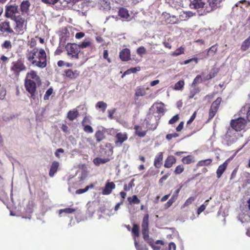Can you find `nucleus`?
<instances>
[{"label":"nucleus","mask_w":250,"mask_h":250,"mask_svg":"<svg viewBox=\"0 0 250 250\" xmlns=\"http://www.w3.org/2000/svg\"><path fill=\"white\" fill-rule=\"evenodd\" d=\"M94 186L92 184H91L89 186H86L83 189H79L76 191V193L78 194H82L86 192L89 189L93 188Z\"/></svg>","instance_id":"obj_40"},{"label":"nucleus","mask_w":250,"mask_h":250,"mask_svg":"<svg viewBox=\"0 0 250 250\" xmlns=\"http://www.w3.org/2000/svg\"><path fill=\"white\" fill-rule=\"evenodd\" d=\"M195 62L196 63H197L198 62V59L197 58H193L187 60L183 62L182 63V64H187L189 63V62Z\"/></svg>","instance_id":"obj_61"},{"label":"nucleus","mask_w":250,"mask_h":250,"mask_svg":"<svg viewBox=\"0 0 250 250\" xmlns=\"http://www.w3.org/2000/svg\"><path fill=\"white\" fill-rule=\"evenodd\" d=\"M91 44V43L90 41H84L82 43L78 44L79 49L80 48H86L89 46H90Z\"/></svg>","instance_id":"obj_53"},{"label":"nucleus","mask_w":250,"mask_h":250,"mask_svg":"<svg viewBox=\"0 0 250 250\" xmlns=\"http://www.w3.org/2000/svg\"><path fill=\"white\" fill-rule=\"evenodd\" d=\"M79 116V112L77 110L74 109L70 110L68 113L67 117L71 121H73Z\"/></svg>","instance_id":"obj_23"},{"label":"nucleus","mask_w":250,"mask_h":250,"mask_svg":"<svg viewBox=\"0 0 250 250\" xmlns=\"http://www.w3.org/2000/svg\"><path fill=\"white\" fill-rule=\"evenodd\" d=\"M162 250H176V245L173 242H170L168 244V247H167L165 249Z\"/></svg>","instance_id":"obj_60"},{"label":"nucleus","mask_w":250,"mask_h":250,"mask_svg":"<svg viewBox=\"0 0 250 250\" xmlns=\"http://www.w3.org/2000/svg\"><path fill=\"white\" fill-rule=\"evenodd\" d=\"M116 141L115 142L116 146H120L122 144L126 141L127 139V136L126 134L122 133L121 132L118 133L116 136Z\"/></svg>","instance_id":"obj_15"},{"label":"nucleus","mask_w":250,"mask_h":250,"mask_svg":"<svg viewBox=\"0 0 250 250\" xmlns=\"http://www.w3.org/2000/svg\"><path fill=\"white\" fill-rule=\"evenodd\" d=\"M212 161L211 159H208L206 160H201L197 163V166H205L209 165Z\"/></svg>","instance_id":"obj_35"},{"label":"nucleus","mask_w":250,"mask_h":250,"mask_svg":"<svg viewBox=\"0 0 250 250\" xmlns=\"http://www.w3.org/2000/svg\"><path fill=\"white\" fill-rule=\"evenodd\" d=\"M163 158V153L162 152H159L155 156L154 161V165L156 167L159 168L161 167Z\"/></svg>","instance_id":"obj_18"},{"label":"nucleus","mask_w":250,"mask_h":250,"mask_svg":"<svg viewBox=\"0 0 250 250\" xmlns=\"http://www.w3.org/2000/svg\"><path fill=\"white\" fill-rule=\"evenodd\" d=\"M67 55L72 59H79L80 52L79 45L76 43H68L65 47Z\"/></svg>","instance_id":"obj_5"},{"label":"nucleus","mask_w":250,"mask_h":250,"mask_svg":"<svg viewBox=\"0 0 250 250\" xmlns=\"http://www.w3.org/2000/svg\"><path fill=\"white\" fill-rule=\"evenodd\" d=\"M217 48L216 47V45H214L211 46L208 50H207V52L206 51H205L204 52H203V53L206 54V57H207L208 55V53L209 52H213V53H215L217 51Z\"/></svg>","instance_id":"obj_41"},{"label":"nucleus","mask_w":250,"mask_h":250,"mask_svg":"<svg viewBox=\"0 0 250 250\" xmlns=\"http://www.w3.org/2000/svg\"><path fill=\"white\" fill-rule=\"evenodd\" d=\"M27 77L35 80H37L39 79V77L37 75L36 73L34 71H31L30 72L27 73Z\"/></svg>","instance_id":"obj_45"},{"label":"nucleus","mask_w":250,"mask_h":250,"mask_svg":"<svg viewBox=\"0 0 250 250\" xmlns=\"http://www.w3.org/2000/svg\"><path fill=\"white\" fill-rule=\"evenodd\" d=\"M134 245L136 250H148L146 245L139 244L136 238L134 239Z\"/></svg>","instance_id":"obj_32"},{"label":"nucleus","mask_w":250,"mask_h":250,"mask_svg":"<svg viewBox=\"0 0 250 250\" xmlns=\"http://www.w3.org/2000/svg\"><path fill=\"white\" fill-rule=\"evenodd\" d=\"M25 87L26 90L30 93V98L35 100L37 98L36 93V83L30 79H26L25 80Z\"/></svg>","instance_id":"obj_8"},{"label":"nucleus","mask_w":250,"mask_h":250,"mask_svg":"<svg viewBox=\"0 0 250 250\" xmlns=\"http://www.w3.org/2000/svg\"><path fill=\"white\" fill-rule=\"evenodd\" d=\"M161 116H156L150 112L147 115L146 118L143 122V126L146 125V128L154 130L156 129L159 120Z\"/></svg>","instance_id":"obj_2"},{"label":"nucleus","mask_w":250,"mask_h":250,"mask_svg":"<svg viewBox=\"0 0 250 250\" xmlns=\"http://www.w3.org/2000/svg\"><path fill=\"white\" fill-rule=\"evenodd\" d=\"M228 164L227 162H225L223 164L220 165L217 169L216 171V175L218 178H219L221 177L223 172L227 168Z\"/></svg>","instance_id":"obj_21"},{"label":"nucleus","mask_w":250,"mask_h":250,"mask_svg":"<svg viewBox=\"0 0 250 250\" xmlns=\"http://www.w3.org/2000/svg\"><path fill=\"white\" fill-rule=\"evenodd\" d=\"M202 79L200 75H197L195 79L193 80V81L192 83V86H194L197 83H202Z\"/></svg>","instance_id":"obj_51"},{"label":"nucleus","mask_w":250,"mask_h":250,"mask_svg":"<svg viewBox=\"0 0 250 250\" xmlns=\"http://www.w3.org/2000/svg\"><path fill=\"white\" fill-rule=\"evenodd\" d=\"M179 136V134L177 133L172 134H168L166 136V139L168 140H171L172 138H175Z\"/></svg>","instance_id":"obj_63"},{"label":"nucleus","mask_w":250,"mask_h":250,"mask_svg":"<svg viewBox=\"0 0 250 250\" xmlns=\"http://www.w3.org/2000/svg\"><path fill=\"white\" fill-rule=\"evenodd\" d=\"M167 20V22L171 24L176 23L178 21L177 18L175 16H173L172 17L170 16L169 18H168Z\"/></svg>","instance_id":"obj_55"},{"label":"nucleus","mask_w":250,"mask_h":250,"mask_svg":"<svg viewBox=\"0 0 250 250\" xmlns=\"http://www.w3.org/2000/svg\"><path fill=\"white\" fill-rule=\"evenodd\" d=\"M131 232L133 234V239H136L137 237L139 236V227L136 224H134L132 229Z\"/></svg>","instance_id":"obj_27"},{"label":"nucleus","mask_w":250,"mask_h":250,"mask_svg":"<svg viewBox=\"0 0 250 250\" xmlns=\"http://www.w3.org/2000/svg\"><path fill=\"white\" fill-rule=\"evenodd\" d=\"M115 188V185L113 182H107L102 190V194L103 195H109Z\"/></svg>","instance_id":"obj_14"},{"label":"nucleus","mask_w":250,"mask_h":250,"mask_svg":"<svg viewBox=\"0 0 250 250\" xmlns=\"http://www.w3.org/2000/svg\"><path fill=\"white\" fill-rule=\"evenodd\" d=\"M107 132V130L104 127H102L101 129L98 130L94 135L97 142H100L104 140L105 139V133Z\"/></svg>","instance_id":"obj_13"},{"label":"nucleus","mask_w":250,"mask_h":250,"mask_svg":"<svg viewBox=\"0 0 250 250\" xmlns=\"http://www.w3.org/2000/svg\"><path fill=\"white\" fill-rule=\"evenodd\" d=\"M184 48L182 47L177 49L174 52H173L172 55L173 56H179L184 53Z\"/></svg>","instance_id":"obj_56"},{"label":"nucleus","mask_w":250,"mask_h":250,"mask_svg":"<svg viewBox=\"0 0 250 250\" xmlns=\"http://www.w3.org/2000/svg\"><path fill=\"white\" fill-rule=\"evenodd\" d=\"M18 6L16 4L6 5L5 8V16L6 18L13 20L20 16L18 10Z\"/></svg>","instance_id":"obj_9"},{"label":"nucleus","mask_w":250,"mask_h":250,"mask_svg":"<svg viewBox=\"0 0 250 250\" xmlns=\"http://www.w3.org/2000/svg\"><path fill=\"white\" fill-rule=\"evenodd\" d=\"M142 231L143 238L145 241L148 243V240H152L151 239L149 238L148 229H142Z\"/></svg>","instance_id":"obj_44"},{"label":"nucleus","mask_w":250,"mask_h":250,"mask_svg":"<svg viewBox=\"0 0 250 250\" xmlns=\"http://www.w3.org/2000/svg\"><path fill=\"white\" fill-rule=\"evenodd\" d=\"M217 109L210 107L209 112V119H211L215 115L217 111Z\"/></svg>","instance_id":"obj_59"},{"label":"nucleus","mask_w":250,"mask_h":250,"mask_svg":"<svg viewBox=\"0 0 250 250\" xmlns=\"http://www.w3.org/2000/svg\"><path fill=\"white\" fill-rule=\"evenodd\" d=\"M15 22L14 29L18 34L22 35L26 30L27 22L24 18L20 15L12 20Z\"/></svg>","instance_id":"obj_4"},{"label":"nucleus","mask_w":250,"mask_h":250,"mask_svg":"<svg viewBox=\"0 0 250 250\" xmlns=\"http://www.w3.org/2000/svg\"><path fill=\"white\" fill-rule=\"evenodd\" d=\"M184 168L183 166L179 165L175 169L174 172L177 174L181 173L184 171Z\"/></svg>","instance_id":"obj_58"},{"label":"nucleus","mask_w":250,"mask_h":250,"mask_svg":"<svg viewBox=\"0 0 250 250\" xmlns=\"http://www.w3.org/2000/svg\"><path fill=\"white\" fill-rule=\"evenodd\" d=\"M59 166V164L58 162L54 161L52 163L49 172V175L50 177H52L54 176L57 171Z\"/></svg>","instance_id":"obj_20"},{"label":"nucleus","mask_w":250,"mask_h":250,"mask_svg":"<svg viewBox=\"0 0 250 250\" xmlns=\"http://www.w3.org/2000/svg\"><path fill=\"white\" fill-rule=\"evenodd\" d=\"M64 72L66 76L71 79H75L79 75L77 70L73 71L70 69L66 70Z\"/></svg>","instance_id":"obj_22"},{"label":"nucleus","mask_w":250,"mask_h":250,"mask_svg":"<svg viewBox=\"0 0 250 250\" xmlns=\"http://www.w3.org/2000/svg\"><path fill=\"white\" fill-rule=\"evenodd\" d=\"M119 16L124 19H127L129 17L128 10L125 8H121L118 12Z\"/></svg>","instance_id":"obj_26"},{"label":"nucleus","mask_w":250,"mask_h":250,"mask_svg":"<svg viewBox=\"0 0 250 250\" xmlns=\"http://www.w3.org/2000/svg\"><path fill=\"white\" fill-rule=\"evenodd\" d=\"M148 243L149 245L152 247L153 250H160V248L156 245L161 244V245H163V242L161 240H157L156 242L154 243L152 240H148Z\"/></svg>","instance_id":"obj_24"},{"label":"nucleus","mask_w":250,"mask_h":250,"mask_svg":"<svg viewBox=\"0 0 250 250\" xmlns=\"http://www.w3.org/2000/svg\"><path fill=\"white\" fill-rule=\"evenodd\" d=\"M146 94V92L144 88L138 87L136 90L135 96L137 97L144 96Z\"/></svg>","instance_id":"obj_36"},{"label":"nucleus","mask_w":250,"mask_h":250,"mask_svg":"<svg viewBox=\"0 0 250 250\" xmlns=\"http://www.w3.org/2000/svg\"><path fill=\"white\" fill-rule=\"evenodd\" d=\"M26 58L32 64L40 68H44L47 65L46 53L42 48H35L32 50H28Z\"/></svg>","instance_id":"obj_1"},{"label":"nucleus","mask_w":250,"mask_h":250,"mask_svg":"<svg viewBox=\"0 0 250 250\" xmlns=\"http://www.w3.org/2000/svg\"><path fill=\"white\" fill-rule=\"evenodd\" d=\"M141 70V68L140 67H135L131 68L130 69H127L126 70L124 73L123 76L126 75H129L131 73H135L137 72V71H139ZM123 77V76H122Z\"/></svg>","instance_id":"obj_34"},{"label":"nucleus","mask_w":250,"mask_h":250,"mask_svg":"<svg viewBox=\"0 0 250 250\" xmlns=\"http://www.w3.org/2000/svg\"><path fill=\"white\" fill-rule=\"evenodd\" d=\"M30 6V3L28 1L25 0L21 2V9L22 12H26Z\"/></svg>","instance_id":"obj_33"},{"label":"nucleus","mask_w":250,"mask_h":250,"mask_svg":"<svg viewBox=\"0 0 250 250\" xmlns=\"http://www.w3.org/2000/svg\"><path fill=\"white\" fill-rule=\"evenodd\" d=\"M90 124V120L87 116H85L82 122V125H88Z\"/></svg>","instance_id":"obj_62"},{"label":"nucleus","mask_w":250,"mask_h":250,"mask_svg":"<svg viewBox=\"0 0 250 250\" xmlns=\"http://www.w3.org/2000/svg\"><path fill=\"white\" fill-rule=\"evenodd\" d=\"M239 136V133L235 129L229 128L224 137L223 143L227 146H231L237 141Z\"/></svg>","instance_id":"obj_3"},{"label":"nucleus","mask_w":250,"mask_h":250,"mask_svg":"<svg viewBox=\"0 0 250 250\" xmlns=\"http://www.w3.org/2000/svg\"><path fill=\"white\" fill-rule=\"evenodd\" d=\"M144 126L141 125H136L134 126V129L135 130V134L140 137H144L146 133V131H147V128L146 127L145 129H143Z\"/></svg>","instance_id":"obj_17"},{"label":"nucleus","mask_w":250,"mask_h":250,"mask_svg":"<svg viewBox=\"0 0 250 250\" xmlns=\"http://www.w3.org/2000/svg\"><path fill=\"white\" fill-rule=\"evenodd\" d=\"M146 52V49L144 46H141L137 49V54L141 56L145 54Z\"/></svg>","instance_id":"obj_57"},{"label":"nucleus","mask_w":250,"mask_h":250,"mask_svg":"<svg viewBox=\"0 0 250 250\" xmlns=\"http://www.w3.org/2000/svg\"><path fill=\"white\" fill-rule=\"evenodd\" d=\"M83 130L88 133H92L93 132V128L89 125H83Z\"/></svg>","instance_id":"obj_50"},{"label":"nucleus","mask_w":250,"mask_h":250,"mask_svg":"<svg viewBox=\"0 0 250 250\" xmlns=\"http://www.w3.org/2000/svg\"><path fill=\"white\" fill-rule=\"evenodd\" d=\"M200 90L199 88L194 87L192 90L190 91V95L189 96V99H192L194 97L195 94L199 93Z\"/></svg>","instance_id":"obj_49"},{"label":"nucleus","mask_w":250,"mask_h":250,"mask_svg":"<svg viewBox=\"0 0 250 250\" xmlns=\"http://www.w3.org/2000/svg\"><path fill=\"white\" fill-rule=\"evenodd\" d=\"M184 84V81H179L175 84L174 89L177 90H180L183 87Z\"/></svg>","instance_id":"obj_43"},{"label":"nucleus","mask_w":250,"mask_h":250,"mask_svg":"<svg viewBox=\"0 0 250 250\" xmlns=\"http://www.w3.org/2000/svg\"><path fill=\"white\" fill-rule=\"evenodd\" d=\"M0 32L1 33L15 34L14 30L10 27V22L7 21L0 23Z\"/></svg>","instance_id":"obj_11"},{"label":"nucleus","mask_w":250,"mask_h":250,"mask_svg":"<svg viewBox=\"0 0 250 250\" xmlns=\"http://www.w3.org/2000/svg\"><path fill=\"white\" fill-rule=\"evenodd\" d=\"M109 158H101L97 157L93 160V163L96 166H99L100 164H105L109 162Z\"/></svg>","instance_id":"obj_25"},{"label":"nucleus","mask_w":250,"mask_h":250,"mask_svg":"<svg viewBox=\"0 0 250 250\" xmlns=\"http://www.w3.org/2000/svg\"><path fill=\"white\" fill-rule=\"evenodd\" d=\"M75 211V209L68 208H65L64 209H60L59 212V214L61 215L62 213H65L66 214H71V213H73Z\"/></svg>","instance_id":"obj_39"},{"label":"nucleus","mask_w":250,"mask_h":250,"mask_svg":"<svg viewBox=\"0 0 250 250\" xmlns=\"http://www.w3.org/2000/svg\"><path fill=\"white\" fill-rule=\"evenodd\" d=\"M195 200V197H190L188 198L185 202L184 204L183 205L182 208H184L185 207L188 206Z\"/></svg>","instance_id":"obj_52"},{"label":"nucleus","mask_w":250,"mask_h":250,"mask_svg":"<svg viewBox=\"0 0 250 250\" xmlns=\"http://www.w3.org/2000/svg\"><path fill=\"white\" fill-rule=\"evenodd\" d=\"M221 101H222V99L221 98H220V97L217 98L216 99V100L212 103L210 107L218 110V107L220 105V104L221 102Z\"/></svg>","instance_id":"obj_37"},{"label":"nucleus","mask_w":250,"mask_h":250,"mask_svg":"<svg viewBox=\"0 0 250 250\" xmlns=\"http://www.w3.org/2000/svg\"><path fill=\"white\" fill-rule=\"evenodd\" d=\"M247 124V121L243 117H240L237 119L231 120L230 123L231 129H235L237 132H238V131L246 129Z\"/></svg>","instance_id":"obj_6"},{"label":"nucleus","mask_w":250,"mask_h":250,"mask_svg":"<svg viewBox=\"0 0 250 250\" xmlns=\"http://www.w3.org/2000/svg\"><path fill=\"white\" fill-rule=\"evenodd\" d=\"M250 46V36L245 40L241 45V49L243 51L247 50Z\"/></svg>","instance_id":"obj_30"},{"label":"nucleus","mask_w":250,"mask_h":250,"mask_svg":"<svg viewBox=\"0 0 250 250\" xmlns=\"http://www.w3.org/2000/svg\"><path fill=\"white\" fill-rule=\"evenodd\" d=\"M182 188V186H180V187L177 189L174 193H173V194L172 195V197H171V198L172 199H173L174 201H176V200L177 199V197H178V194H179V193L181 190V189Z\"/></svg>","instance_id":"obj_54"},{"label":"nucleus","mask_w":250,"mask_h":250,"mask_svg":"<svg viewBox=\"0 0 250 250\" xmlns=\"http://www.w3.org/2000/svg\"><path fill=\"white\" fill-rule=\"evenodd\" d=\"M95 107L97 109H102L103 112H104L107 107V104L103 101H100L96 104Z\"/></svg>","instance_id":"obj_31"},{"label":"nucleus","mask_w":250,"mask_h":250,"mask_svg":"<svg viewBox=\"0 0 250 250\" xmlns=\"http://www.w3.org/2000/svg\"><path fill=\"white\" fill-rule=\"evenodd\" d=\"M179 116L178 115H176L174 116L168 122L169 124H173L179 120Z\"/></svg>","instance_id":"obj_64"},{"label":"nucleus","mask_w":250,"mask_h":250,"mask_svg":"<svg viewBox=\"0 0 250 250\" xmlns=\"http://www.w3.org/2000/svg\"><path fill=\"white\" fill-rule=\"evenodd\" d=\"M26 69V66L20 60L13 62H12V66L11 68V70L14 72L17 76L19 75L21 72L25 70Z\"/></svg>","instance_id":"obj_10"},{"label":"nucleus","mask_w":250,"mask_h":250,"mask_svg":"<svg viewBox=\"0 0 250 250\" xmlns=\"http://www.w3.org/2000/svg\"><path fill=\"white\" fill-rule=\"evenodd\" d=\"M217 73V72L214 69L212 70L210 73L205 77V79L206 80H208L214 78L216 75Z\"/></svg>","instance_id":"obj_48"},{"label":"nucleus","mask_w":250,"mask_h":250,"mask_svg":"<svg viewBox=\"0 0 250 250\" xmlns=\"http://www.w3.org/2000/svg\"><path fill=\"white\" fill-rule=\"evenodd\" d=\"M127 201L130 204H139L140 200L138 198L137 195H134L132 197L127 198Z\"/></svg>","instance_id":"obj_28"},{"label":"nucleus","mask_w":250,"mask_h":250,"mask_svg":"<svg viewBox=\"0 0 250 250\" xmlns=\"http://www.w3.org/2000/svg\"><path fill=\"white\" fill-rule=\"evenodd\" d=\"M182 161L184 164H190L194 162L193 157L191 155H188L182 159Z\"/></svg>","instance_id":"obj_38"},{"label":"nucleus","mask_w":250,"mask_h":250,"mask_svg":"<svg viewBox=\"0 0 250 250\" xmlns=\"http://www.w3.org/2000/svg\"><path fill=\"white\" fill-rule=\"evenodd\" d=\"M120 59L123 61H127L130 59V51L128 48L123 49L119 54Z\"/></svg>","instance_id":"obj_16"},{"label":"nucleus","mask_w":250,"mask_h":250,"mask_svg":"<svg viewBox=\"0 0 250 250\" xmlns=\"http://www.w3.org/2000/svg\"><path fill=\"white\" fill-rule=\"evenodd\" d=\"M148 214L145 215L142 224V229H148Z\"/></svg>","instance_id":"obj_29"},{"label":"nucleus","mask_w":250,"mask_h":250,"mask_svg":"<svg viewBox=\"0 0 250 250\" xmlns=\"http://www.w3.org/2000/svg\"><path fill=\"white\" fill-rule=\"evenodd\" d=\"M190 3L189 6L191 9H197L198 14L199 16H203L204 15L200 14L205 11V9L208 6L202 0H190Z\"/></svg>","instance_id":"obj_7"},{"label":"nucleus","mask_w":250,"mask_h":250,"mask_svg":"<svg viewBox=\"0 0 250 250\" xmlns=\"http://www.w3.org/2000/svg\"><path fill=\"white\" fill-rule=\"evenodd\" d=\"M1 47L4 49H10L12 48V46L10 41H5L2 44Z\"/></svg>","instance_id":"obj_46"},{"label":"nucleus","mask_w":250,"mask_h":250,"mask_svg":"<svg viewBox=\"0 0 250 250\" xmlns=\"http://www.w3.org/2000/svg\"><path fill=\"white\" fill-rule=\"evenodd\" d=\"M53 89L52 87L49 88L47 90L44 95L43 99L44 100H48L50 96L52 94Z\"/></svg>","instance_id":"obj_47"},{"label":"nucleus","mask_w":250,"mask_h":250,"mask_svg":"<svg viewBox=\"0 0 250 250\" xmlns=\"http://www.w3.org/2000/svg\"><path fill=\"white\" fill-rule=\"evenodd\" d=\"M156 111L157 113L163 115L165 113L164 104L162 103H155L153 104V105L150 108L149 112L151 113L152 111Z\"/></svg>","instance_id":"obj_12"},{"label":"nucleus","mask_w":250,"mask_h":250,"mask_svg":"<svg viewBox=\"0 0 250 250\" xmlns=\"http://www.w3.org/2000/svg\"><path fill=\"white\" fill-rule=\"evenodd\" d=\"M175 162V158L173 156H169L167 157L165 162L164 167L167 168H170Z\"/></svg>","instance_id":"obj_19"},{"label":"nucleus","mask_w":250,"mask_h":250,"mask_svg":"<svg viewBox=\"0 0 250 250\" xmlns=\"http://www.w3.org/2000/svg\"><path fill=\"white\" fill-rule=\"evenodd\" d=\"M135 180L134 179H132L128 185L125 184L124 186V189L125 191H129L130 189L134 186V182Z\"/></svg>","instance_id":"obj_42"}]
</instances>
